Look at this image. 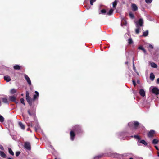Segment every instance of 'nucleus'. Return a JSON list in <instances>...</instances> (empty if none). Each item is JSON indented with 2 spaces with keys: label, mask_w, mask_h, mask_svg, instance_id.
Returning <instances> with one entry per match:
<instances>
[{
  "label": "nucleus",
  "mask_w": 159,
  "mask_h": 159,
  "mask_svg": "<svg viewBox=\"0 0 159 159\" xmlns=\"http://www.w3.org/2000/svg\"><path fill=\"white\" fill-rule=\"evenodd\" d=\"M40 129V127L39 125L37 124L36 126L35 127V130L36 132H38Z\"/></svg>",
  "instance_id": "23"
},
{
  "label": "nucleus",
  "mask_w": 159,
  "mask_h": 159,
  "mask_svg": "<svg viewBox=\"0 0 159 159\" xmlns=\"http://www.w3.org/2000/svg\"><path fill=\"white\" fill-rule=\"evenodd\" d=\"M143 20L142 18L139 19L138 21L136 22V27L142 26L143 24Z\"/></svg>",
  "instance_id": "7"
},
{
  "label": "nucleus",
  "mask_w": 159,
  "mask_h": 159,
  "mask_svg": "<svg viewBox=\"0 0 159 159\" xmlns=\"http://www.w3.org/2000/svg\"><path fill=\"white\" fill-rule=\"evenodd\" d=\"M26 99L28 104L31 107L34 108L37 105L38 101L32 99L29 96V93L28 92H26Z\"/></svg>",
  "instance_id": "3"
},
{
  "label": "nucleus",
  "mask_w": 159,
  "mask_h": 159,
  "mask_svg": "<svg viewBox=\"0 0 159 159\" xmlns=\"http://www.w3.org/2000/svg\"><path fill=\"white\" fill-rule=\"evenodd\" d=\"M4 120V118L3 117L0 115V122H3Z\"/></svg>",
  "instance_id": "40"
},
{
  "label": "nucleus",
  "mask_w": 159,
  "mask_h": 159,
  "mask_svg": "<svg viewBox=\"0 0 159 159\" xmlns=\"http://www.w3.org/2000/svg\"><path fill=\"white\" fill-rule=\"evenodd\" d=\"M129 15L130 18L131 19H134V14L131 12H130L129 13Z\"/></svg>",
  "instance_id": "34"
},
{
  "label": "nucleus",
  "mask_w": 159,
  "mask_h": 159,
  "mask_svg": "<svg viewBox=\"0 0 159 159\" xmlns=\"http://www.w3.org/2000/svg\"><path fill=\"white\" fill-rule=\"evenodd\" d=\"M35 94L33 95V98L32 99L38 101L39 93L37 91H35Z\"/></svg>",
  "instance_id": "13"
},
{
  "label": "nucleus",
  "mask_w": 159,
  "mask_h": 159,
  "mask_svg": "<svg viewBox=\"0 0 159 159\" xmlns=\"http://www.w3.org/2000/svg\"><path fill=\"white\" fill-rule=\"evenodd\" d=\"M127 24V21L125 20V19L124 18H122L121 22V26H122L123 25L126 26Z\"/></svg>",
  "instance_id": "17"
},
{
  "label": "nucleus",
  "mask_w": 159,
  "mask_h": 159,
  "mask_svg": "<svg viewBox=\"0 0 159 159\" xmlns=\"http://www.w3.org/2000/svg\"><path fill=\"white\" fill-rule=\"evenodd\" d=\"M8 152L10 155L12 156H13L14 155V153L11 149L10 148H8Z\"/></svg>",
  "instance_id": "26"
},
{
  "label": "nucleus",
  "mask_w": 159,
  "mask_h": 159,
  "mask_svg": "<svg viewBox=\"0 0 159 159\" xmlns=\"http://www.w3.org/2000/svg\"><path fill=\"white\" fill-rule=\"evenodd\" d=\"M2 101L4 103H6V104H8V101L7 100V98H2Z\"/></svg>",
  "instance_id": "24"
},
{
  "label": "nucleus",
  "mask_w": 159,
  "mask_h": 159,
  "mask_svg": "<svg viewBox=\"0 0 159 159\" xmlns=\"http://www.w3.org/2000/svg\"><path fill=\"white\" fill-rule=\"evenodd\" d=\"M0 149L2 150H4V148L3 146L0 144Z\"/></svg>",
  "instance_id": "47"
},
{
  "label": "nucleus",
  "mask_w": 159,
  "mask_h": 159,
  "mask_svg": "<svg viewBox=\"0 0 159 159\" xmlns=\"http://www.w3.org/2000/svg\"><path fill=\"white\" fill-rule=\"evenodd\" d=\"M129 134V133L126 131L117 133L116 134V135L120 139L125 140L128 139Z\"/></svg>",
  "instance_id": "4"
},
{
  "label": "nucleus",
  "mask_w": 159,
  "mask_h": 159,
  "mask_svg": "<svg viewBox=\"0 0 159 159\" xmlns=\"http://www.w3.org/2000/svg\"><path fill=\"white\" fill-rule=\"evenodd\" d=\"M151 66L154 68H157V65L154 62H151L150 63Z\"/></svg>",
  "instance_id": "22"
},
{
  "label": "nucleus",
  "mask_w": 159,
  "mask_h": 159,
  "mask_svg": "<svg viewBox=\"0 0 159 159\" xmlns=\"http://www.w3.org/2000/svg\"><path fill=\"white\" fill-rule=\"evenodd\" d=\"M125 64H128V61L125 62Z\"/></svg>",
  "instance_id": "55"
},
{
  "label": "nucleus",
  "mask_w": 159,
  "mask_h": 159,
  "mask_svg": "<svg viewBox=\"0 0 159 159\" xmlns=\"http://www.w3.org/2000/svg\"><path fill=\"white\" fill-rule=\"evenodd\" d=\"M148 34V30H146V31L144 32L143 33V36L144 37L147 36Z\"/></svg>",
  "instance_id": "27"
},
{
  "label": "nucleus",
  "mask_w": 159,
  "mask_h": 159,
  "mask_svg": "<svg viewBox=\"0 0 159 159\" xmlns=\"http://www.w3.org/2000/svg\"><path fill=\"white\" fill-rule=\"evenodd\" d=\"M148 48L149 49V48H151V49H152L153 48V46L151 45V44H149V46H148Z\"/></svg>",
  "instance_id": "46"
},
{
  "label": "nucleus",
  "mask_w": 159,
  "mask_h": 159,
  "mask_svg": "<svg viewBox=\"0 0 159 159\" xmlns=\"http://www.w3.org/2000/svg\"><path fill=\"white\" fill-rule=\"evenodd\" d=\"M18 124L20 125V122H18Z\"/></svg>",
  "instance_id": "56"
},
{
  "label": "nucleus",
  "mask_w": 159,
  "mask_h": 159,
  "mask_svg": "<svg viewBox=\"0 0 159 159\" xmlns=\"http://www.w3.org/2000/svg\"><path fill=\"white\" fill-rule=\"evenodd\" d=\"M28 112L29 114L30 115V116H32L35 119V118L36 117V115L34 113H31L29 110H28Z\"/></svg>",
  "instance_id": "19"
},
{
  "label": "nucleus",
  "mask_w": 159,
  "mask_h": 159,
  "mask_svg": "<svg viewBox=\"0 0 159 159\" xmlns=\"http://www.w3.org/2000/svg\"><path fill=\"white\" fill-rule=\"evenodd\" d=\"M128 125L130 129L133 130H137L140 128H143V125L137 121H133L128 123Z\"/></svg>",
  "instance_id": "2"
},
{
  "label": "nucleus",
  "mask_w": 159,
  "mask_h": 159,
  "mask_svg": "<svg viewBox=\"0 0 159 159\" xmlns=\"http://www.w3.org/2000/svg\"><path fill=\"white\" fill-rule=\"evenodd\" d=\"M131 7L132 10L134 11H135L138 10V7L135 4H132Z\"/></svg>",
  "instance_id": "16"
},
{
  "label": "nucleus",
  "mask_w": 159,
  "mask_h": 159,
  "mask_svg": "<svg viewBox=\"0 0 159 159\" xmlns=\"http://www.w3.org/2000/svg\"><path fill=\"white\" fill-rule=\"evenodd\" d=\"M105 156L104 154H101L98 155H96L94 157V159H98L103 158Z\"/></svg>",
  "instance_id": "14"
},
{
  "label": "nucleus",
  "mask_w": 159,
  "mask_h": 159,
  "mask_svg": "<svg viewBox=\"0 0 159 159\" xmlns=\"http://www.w3.org/2000/svg\"><path fill=\"white\" fill-rule=\"evenodd\" d=\"M137 28L135 30V32L136 34H138L139 33V27H136Z\"/></svg>",
  "instance_id": "39"
},
{
  "label": "nucleus",
  "mask_w": 159,
  "mask_h": 159,
  "mask_svg": "<svg viewBox=\"0 0 159 159\" xmlns=\"http://www.w3.org/2000/svg\"><path fill=\"white\" fill-rule=\"evenodd\" d=\"M14 68L16 70L20 69V66L18 65H16L14 66Z\"/></svg>",
  "instance_id": "33"
},
{
  "label": "nucleus",
  "mask_w": 159,
  "mask_h": 159,
  "mask_svg": "<svg viewBox=\"0 0 159 159\" xmlns=\"http://www.w3.org/2000/svg\"><path fill=\"white\" fill-rule=\"evenodd\" d=\"M54 159H57V157H55Z\"/></svg>",
  "instance_id": "57"
},
{
  "label": "nucleus",
  "mask_w": 159,
  "mask_h": 159,
  "mask_svg": "<svg viewBox=\"0 0 159 159\" xmlns=\"http://www.w3.org/2000/svg\"><path fill=\"white\" fill-rule=\"evenodd\" d=\"M152 92L156 95L159 94V89L156 87H153L152 89Z\"/></svg>",
  "instance_id": "11"
},
{
  "label": "nucleus",
  "mask_w": 159,
  "mask_h": 159,
  "mask_svg": "<svg viewBox=\"0 0 159 159\" xmlns=\"http://www.w3.org/2000/svg\"><path fill=\"white\" fill-rule=\"evenodd\" d=\"M24 76L28 85L30 86L32 84L31 81L28 76L26 74H24Z\"/></svg>",
  "instance_id": "8"
},
{
  "label": "nucleus",
  "mask_w": 159,
  "mask_h": 159,
  "mask_svg": "<svg viewBox=\"0 0 159 159\" xmlns=\"http://www.w3.org/2000/svg\"><path fill=\"white\" fill-rule=\"evenodd\" d=\"M20 128L24 130L25 129V126L22 123L20 122Z\"/></svg>",
  "instance_id": "38"
},
{
  "label": "nucleus",
  "mask_w": 159,
  "mask_h": 159,
  "mask_svg": "<svg viewBox=\"0 0 159 159\" xmlns=\"http://www.w3.org/2000/svg\"><path fill=\"white\" fill-rule=\"evenodd\" d=\"M4 79L7 82L10 81L11 80L10 76L7 75L4 76Z\"/></svg>",
  "instance_id": "21"
},
{
  "label": "nucleus",
  "mask_w": 159,
  "mask_h": 159,
  "mask_svg": "<svg viewBox=\"0 0 159 159\" xmlns=\"http://www.w3.org/2000/svg\"><path fill=\"white\" fill-rule=\"evenodd\" d=\"M139 93L142 97H144L145 96V92L143 89H141L139 90Z\"/></svg>",
  "instance_id": "15"
},
{
  "label": "nucleus",
  "mask_w": 159,
  "mask_h": 159,
  "mask_svg": "<svg viewBox=\"0 0 159 159\" xmlns=\"http://www.w3.org/2000/svg\"><path fill=\"white\" fill-rule=\"evenodd\" d=\"M155 148L157 150H158V147H157V146H155Z\"/></svg>",
  "instance_id": "53"
},
{
  "label": "nucleus",
  "mask_w": 159,
  "mask_h": 159,
  "mask_svg": "<svg viewBox=\"0 0 159 159\" xmlns=\"http://www.w3.org/2000/svg\"><path fill=\"white\" fill-rule=\"evenodd\" d=\"M155 78V75L152 73H151L150 74V79L151 80L153 81L154 80Z\"/></svg>",
  "instance_id": "25"
},
{
  "label": "nucleus",
  "mask_w": 159,
  "mask_h": 159,
  "mask_svg": "<svg viewBox=\"0 0 159 159\" xmlns=\"http://www.w3.org/2000/svg\"><path fill=\"white\" fill-rule=\"evenodd\" d=\"M9 129H13V124L11 123L9 125Z\"/></svg>",
  "instance_id": "36"
},
{
  "label": "nucleus",
  "mask_w": 159,
  "mask_h": 159,
  "mask_svg": "<svg viewBox=\"0 0 159 159\" xmlns=\"http://www.w3.org/2000/svg\"><path fill=\"white\" fill-rule=\"evenodd\" d=\"M108 156L111 158L119 159L126 157H129V159H134V158H137L134 156H133L131 154L128 153H125L123 154H119L116 153H111Z\"/></svg>",
  "instance_id": "1"
},
{
  "label": "nucleus",
  "mask_w": 159,
  "mask_h": 159,
  "mask_svg": "<svg viewBox=\"0 0 159 159\" xmlns=\"http://www.w3.org/2000/svg\"><path fill=\"white\" fill-rule=\"evenodd\" d=\"M106 12V11L105 9H102L101 11V13L99 14H105Z\"/></svg>",
  "instance_id": "37"
},
{
  "label": "nucleus",
  "mask_w": 159,
  "mask_h": 159,
  "mask_svg": "<svg viewBox=\"0 0 159 159\" xmlns=\"http://www.w3.org/2000/svg\"><path fill=\"white\" fill-rule=\"evenodd\" d=\"M96 0H90V4L91 5H93V3L95 2Z\"/></svg>",
  "instance_id": "44"
},
{
  "label": "nucleus",
  "mask_w": 159,
  "mask_h": 159,
  "mask_svg": "<svg viewBox=\"0 0 159 159\" xmlns=\"http://www.w3.org/2000/svg\"><path fill=\"white\" fill-rule=\"evenodd\" d=\"M113 9H111L110 10L109 12H108L107 13V14L109 15H111L112 14V13L113 12Z\"/></svg>",
  "instance_id": "31"
},
{
  "label": "nucleus",
  "mask_w": 159,
  "mask_h": 159,
  "mask_svg": "<svg viewBox=\"0 0 159 159\" xmlns=\"http://www.w3.org/2000/svg\"><path fill=\"white\" fill-rule=\"evenodd\" d=\"M8 159H12L11 158H9Z\"/></svg>",
  "instance_id": "58"
},
{
  "label": "nucleus",
  "mask_w": 159,
  "mask_h": 159,
  "mask_svg": "<svg viewBox=\"0 0 159 159\" xmlns=\"http://www.w3.org/2000/svg\"><path fill=\"white\" fill-rule=\"evenodd\" d=\"M138 49L139 50H143L144 48L143 47V46H140L138 47Z\"/></svg>",
  "instance_id": "45"
},
{
  "label": "nucleus",
  "mask_w": 159,
  "mask_h": 159,
  "mask_svg": "<svg viewBox=\"0 0 159 159\" xmlns=\"http://www.w3.org/2000/svg\"><path fill=\"white\" fill-rule=\"evenodd\" d=\"M128 43L129 44H131L133 43V41L131 38L128 39Z\"/></svg>",
  "instance_id": "29"
},
{
  "label": "nucleus",
  "mask_w": 159,
  "mask_h": 159,
  "mask_svg": "<svg viewBox=\"0 0 159 159\" xmlns=\"http://www.w3.org/2000/svg\"><path fill=\"white\" fill-rule=\"evenodd\" d=\"M157 83L159 84V78L157 79Z\"/></svg>",
  "instance_id": "50"
},
{
  "label": "nucleus",
  "mask_w": 159,
  "mask_h": 159,
  "mask_svg": "<svg viewBox=\"0 0 159 159\" xmlns=\"http://www.w3.org/2000/svg\"><path fill=\"white\" fill-rule=\"evenodd\" d=\"M152 1V0H145V2L149 4L151 3Z\"/></svg>",
  "instance_id": "42"
},
{
  "label": "nucleus",
  "mask_w": 159,
  "mask_h": 159,
  "mask_svg": "<svg viewBox=\"0 0 159 159\" xmlns=\"http://www.w3.org/2000/svg\"><path fill=\"white\" fill-rule=\"evenodd\" d=\"M10 100L12 102H15L17 103L16 102V98L14 96H10L9 97Z\"/></svg>",
  "instance_id": "18"
},
{
  "label": "nucleus",
  "mask_w": 159,
  "mask_h": 159,
  "mask_svg": "<svg viewBox=\"0 0 159 159\" xmlns=\"http://www.w3.org/2000/svg\"><path fill=\"white\" fill-rule=\"evenodd\" d=\"M133 69L134 71L136 73L137 70H136V68L134 66V61H133Z\"/></svg>",
  "instance_id": "43"
},
{
  "label": "nucleus",
  "mask_w": 159,
  "mask_h": 159,
  "mask_svg": "<svg viewBox=\"0 0 159 159\" xmlns=\"http://www.w3.org/2000/svg\"><path fill=\"white\" fill-rule=\"evenodd\" d=\"M131 138L134 137L136 139H138V140H139L140 139L138 135H134V136L131 135L130 136Z\"/></svg>",
  "instance_id": "28"
},
{
  "label": "nucleus",
  "mask_w": 159,
  "mask_h": 159,
  "mask_svg": "<svg viewBox=\"0 0 159 159\" xmlns=\"http://www.w3.org/2000/svg\"><path fill=\"white\" fill-rule=\"evenodd\" d=\"M0 155L3 158H6L7 157L5 153L2 151H0Z\"/></svg>",
  "instance_id": "20"
},
{
  "label": "nucleus",
  "mask_w": 159,
  "mask_h": 159,
  "mask_svg": "<svg viewBox=\"0 0 159 159\" xmlns=\"http://www.w3.org/2000/svg\"><path fill=\"white\" fill-rule=\"evenodd\" d=\"M155 133V131L153 130H151L148 133V136L149 138H151L153 136L154 134Z\"/></svg>",
  "instance_id": "12"
},
{
  "label": "nucleus",
  "mask_w": 159,
  "mask_h": 159,
  "mask_svg": "<svg viewBox=\"0 0 159 159\" xmlns=\"http://www.w3.org/2000/svg\"><path fill=\"white\" fill-rule=\"evenodd\" d=\"M140 143L144 144L145 146H146L147 145V143L144 140H141L140 139L139 140H138L137 142V144L138 146H140L141 145Z\"/></svg>",
  "instance_id": "10"
},
{
  "label": "nucleus",
  "mask_w": 159,
  "mask_h": 159,
  "mask_svg": "<svg viewBox=\"0 0 159 159\" xmlns=\"http://www.w3.org/2000/svg\"><path fill=\"white\" fill-rule=\"evenodd\" d=\"M71 130L73 131L77 135H81L84 133L81 126L79 125H76L73 126Z\"/></svg>",
  "instance_id": "5"
},
{
  "label": "nucleus",
  "mask_w": 159,
  "mask_h": 159,
  "mask_svg": "<svg viewBox=\"0 0 159 159\" xmlns=\"http://www.w3.org/2000/svg\"><path fill=\"white\" fill-rule=\"evenodd\" d=\"M20 154V152H17L16 153V156H18Z\"/></svg>",
  "instance_id": "48"
},
{
  "label": "nucleus",
  "mask_w": 159,
  "mask_h": 159,
  "mask_svg": "<svg viewBox=\"0 0 159 159\" xmlns=\"http://www.w3.org/2000/svg\"><path fill=\"white\" fill-rule=\"evenodd\" d=\"M157 156L159 157V152H157Z\"/></svg>",
  "instance_id": "54"
},
{
  "label": "nucleus",
  "mask_w": 159,
  "mask_h": 159,
  "mask_svg": "<svg viewBox=\"0 0 159 159\" xmlns=\"http://www.w3.org/2000/svg\"><path fill=\"white\" fill-rule=\"evenodd\" d=\"M24 148L27 151H30L31 149V145L30 142H26L25 143L24 145Z\"/></svg>",
  "instance_id": "6"
},
{
  "label": "nucleus",
  "mask_w": 159,
  "mask_h": 159,
  "mask_svg": "<svg viewBox=\"0 0 159 159\" xmlns=\"http://www.w3.org/2000/svg\"><path fill=\"white\" fill-rule=\"evenodd\" d=\"M25 100L23 98H20V103L23 104L24 106L25 105V103L24 102Z\"/></svg>",
  "instance_id": "41"
},
{
  "label": "nucleus",
  "mask_w": 159,
  "mask_h": 159,
  "mask_svg": "<svg viewBox=\"0 0 159 159\" xmlns=\"http://www.w3.org/2000/svg\"><path fill=\"white\" fill-rule=\"evenodd\" d=\"M133 84L135 86L136 84V82H135V81L134 80H133Z\"/></svg>",
  "instance_id": "49"
},
{
  "label": "nucleus",
  "mask_w": 159,
  "mask_h": 159,
  "mask_svg": "<svg viewBox=\"0 0 159 159\" xmlns=\"http://www.w3.org/2000/svg\"><path fill=\"white\" fill-rule=\"evenodd\" d=\"M117 4V2L116 1H115L113 2V8H116V5Z\"/></svg>",
  "instance_id": "35"
},
{
  "label": "nucleus",
  "mask_w": 159,
  "mask_h": 159,
  "mask_svg": "<svg viewBox=\"0 0 159 159\" xmlns=\"http://www.w3.org/2000/svg\"><path fill=\"white\" fill-rule=\"evenodd\" d=\"M152 143L154 144H157L158 142V140L156 139H154L152 141Z\"/></svg>",
  "instance_id": "32"
},
{
  "label": "nucleus",
  "mask_w": 159,
  "mask_h": 159,
  "mask_svg": "<svg viewBox=\"0 0 159 159\" xmlns=\"http://www.w3.org/2000/svg\"><path fill=\"white\" fill-rule=\"evenodd\" d=\"M75 132L72 130H71L70 132V139L71 141H73L75 137Z\"/></svg>",
  "instance_id": "9"
},
{
  "label": "nucleus",
  "mask_w": 159,
  "mask_h": 159,
  "mask_svg": "<svg viewBox=\"0 0 159 159\" xmlns=\"http://www.w3.org/2000/svg\"><path fill=\"white\" fill-rule=\"evenodd\" d=\"M50 147L52 150H54V149L53 147V146L52 145H50Z\"/></svg>",
  "instance_id": "52"
},
{
  "label": "nucleus",
  "mask_w": 159,
  "mask_h": 159,
  "mask_svg": "<svg viewBox=\"0 0 159 159\" xmlns=\"http://www.w3.org/2000/svg\"><path fill=\"white\" fill-rule=\"evenodd\" d=\"M145 54H146V51L145 49L144 48L143 50H142Z\"/></svg>",
  "instance_id": "51"
},
{
  "label": "nucleus",
  "mask_w": 159,
  "mask_h": 159,
  "mask_svg": "<svg viewBox=\"0 0 159 159\" xmlns=\"http://www.w3.org/2000/svg\"><path fill=\"white\" fill-rule=\"evenodd\" d=\"M16 92V90L14 89H11L10 91V93L11 94H13L15 93Z\"/></svg>",
  "instance_id": "30"
}]
</instances>
